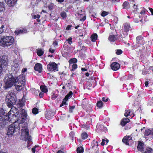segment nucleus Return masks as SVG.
Listing matches in <instances>:
<instances>
[{"label": "nucleus", "instance_id": "1", "mask_svg": "<svg viewBox=\"0 0 153 153\" xmlns=\"http://www.w3.org/2000/svg\"><path fill=\"white\" fill-rule=\"evenodd\" d=\"M20 111L21 113L20 114L17 109L13 107L8 112V114L10 116H12L13 119L15 121L14 123H18V129L20 128V125L21 126V124L25 122L27 116L24 109H21Z\"/></svg>", "mask_w": 153, "mask_h": 153}, {"label": "nucleus", "instance_id": "2", "mask_svg": "<svg viewBox=\"0 0 153 153\" xmlns=\"http://www.w3.org/2000/svg\"><path fill=\"white\" fill-rule=\"evenodd\" d=\"M14 42V39L11 36H0V45L2 46H10Z\"/></svg>", "mask_w": 153, "mask_h": 153}, {"label": "nucleus", "instance_id": "3", "mask_svg": "<svg viewBox=\"0 0 153 153\" xmlns=\"http://www.w3.org/2000/svg\"><path fill=\"white\" fill-rule=\"evenodd\" d=\"M25 84V76L23 74L19 75L15 79V87L17 90L22 89V86Z\"/></svg>", "mask_w": 153, "mask_h": 153}, {"label": "nucleus", "instance_id": "4", "mask_svg": "<svg viewBox=\"0 0 153 153\" xmlns=\"http://www.w3.org/2000/svg\"><path fill=\"white\" fill-rule=\"evenodd\" d=\"M22 126L21 129V139L25 141L28 140V142L30 141L31 137L29 135V130L27 124H24Z\"/></svg>", "mask_w": 153, "mask_h": 153}, {"label": "nucleus", "instance_id": "5", "mask_svg": "<svg viewBox=\"0 0 153 153\" xmlns=\"http://www.w3.org/2000/svg\"><path fill=\"white\" fill-rule=\"evenodd\" d=\"M4 82L5 84L4 87L6 88H10L13 85L15 86V79L13 76L10 74H7L5 76Z\"/></svg>", "mask_w": 153, "mask_h": 153}, {"label": "nucleus", "instance_id": "6", "mask_svg": "<svg viewBox=\"0 0 153 153\" xmlns=\"http://www.w3.org/2000/svg\"><path fill=\"white\" fill-rule=\"evenodd\" d=\"M15 94L13 92H9L6 96V101L9 108H12L13 105L15 103Z\"/></svg>", "mask_w": 153, "mask_h": 153}, {"label": "nucleus", "instance_id": "7", "mask_svg": "<svg viewBox=\"0 0 153 153\" xmlns=\"http://www.w3.org/2000/svg\"><path fill=\"white\" fill-rule=\"evenodd\" d=\"M131 30V27L129 24L128 23H125L123 25V33L124 34V36H123V37H125L128 35V32L129 30Z\"/></svg>", "mask_w": 153, "mask_h": 153}, {"label": "nucleus", "instance_id": "8", "mask_svg": "<svg viewBox=\"0 0 153 153\" xmlns=\"http://www.w3.org/2000/svg\"><path fill=\"white\" fill-rule=\"evenodd\" d=\"M48 70L50 71H57V64L54 62H50L47 66Z\"/></svg>", "mask_w": 153, "mask_h": 153}, {"label": "nucleus", "instance_id": "9", "mask_svg": "<svg viewBox=\"0 0 153 153\" xmlns=\"http://www.w3.org/2000/svg\"><path fill=\"white\" fill-rule=\"evenodd\" d=\"M7 130V135L8 136L12 135L15 131V126L14 124H12L10 125Z\"/></svg>", "mask_w": 153, "mask_h": 153}, {"label": "nucleus", "instance_id": "10", "mask_svg": "<svg viewBox=\"0 0 153 153\" xmlns=\"http://www.w3.org/2000/svg\"><path fill=\"white\" fill-rule=\"evenodd\" d=\"M0 62H1L0 66L2 67L3 65H6L7 62V57L4 56H1L0 57Z\"/></svg>", "mask_w": 153, "mask_h": 153}, {"label": "nucleus", "instance_id": "11", "mask_svg": "<svg viewBox=\"0 0 153 153\" xmlns=\"http://www.w3.org/2000/svg\"><path fill=\"white\" fill-rule=\"evenodd\" d=\"M27 33V30L25 28L18 29L15 31L14 33L16 35L23 34Z\"/></svg>", "mask_w": 153, "mask_h": 153}, {"label": "nucleus", "instance_id": "12", "mask_svg": "<svg viewBox=\"0 0 153 153\" xmlns=\"http://www.w3.org/2000/svg\"><path fill=\"white\" fill-rule=\"evenodd\" d=\"M111 67L113 70L116 71L119 68L120 65L118 63L114 62L111 64Z\"/></svg>", "mask_w": 153, "mask_h": 153}, {"label": "nucleus", "instance_id": "13", "mask_svg": "<svg viewBox=\"0 0 153 153\" xmlns=\"http://www.w3.org/2000/svg\"><path fill=\"white\" fill-rule=\"evenodd\" d=\"M136 42L137 44L143 45L145 42L143 37L142 36H139L136 38Z\"/></svg>", "mask_w": 153, "mask_h": 153}, {"label": "nucleus", "instance_id": "14", "mask_svg": "<svg viewBox=\"0 0 153 153\" xmlns=\"http://www.w3.org/2000/svg\"><path fill=\"white\" fill-rule=\"evenodd\" d=\"M34 69L36 71L40 73L42 71V65L40 63H37L35 65Z\"/></svg>", "mask_w": 153, "mask_h": 153}, {"label": "nucleus", "instance_id": "15", "mask_svg": "<svg viewBox=\"0 0 153 153\" xmlns=\"http://www.w3.org/2000/svg\"><path fill=\"white\" fill-rule=\"evenodd\" d=\"M54 114L51 111H47L45 113V117L48 120H50L51 119L53 116Z\"/></svg>", "mask_w": 153, "mask_h": 153}, {"label": "nucleus", "instance_id": "16", "mask_svg": "<svg viewBox=\"0 0 153 153\" xmlns=\"http://www.w3.org/2000/svg\"><path fill=\"white\" fill-rule=\"evenodd\" d=\"M144 146V143L143 142L139 141L138 142V145L137 146L138 150L140 151L143 150Z\"/></svg>", "mask_w": 153, "mask_h": 153}, {"label": "nucleus", "instance_id": "17", "mask_svg": "<svg viewBox=\"0 0 153 153\" xmlns=\"http://www.w3.org/2000/svg\"><path fill=\"white\" fill-rule=\"evenodd\" d=\"M12 119H13L12 116H10V115L8 114V113L7 115H4V118H3V121H1V123L2 122H6L8 121H11V120Z\"/></svg>", "mask_w": 153, "mask_h": 153}, {"label": "nucleus", "instance_id": "18", "mask_svg": "<svg viewBox=\"0 0 153 153\" xmlns=\"http://www.w3.org/2000/svg\"><path fill=\"white\" fill-rule=\"evenodd\" d=\"M144 135L146 136H153V130H150L149 129L146 130L145 131Z\"/></svg>", "mask_w": 153, "mask_h": 153}, {"label": "nucleus", "instance_id": "19", "mask_svg": "<svg viewBox=\"0 0 153 153\" xmlns=\"http://www.w3.org/2000/svg\"><path fill=\"white\" fill-rule=\"evenodd\" d=\"M5 10L4 3L3 2L0 1V16L4 11Z\"/></svg>", "mask_w": 153, "mask_h": 153}, {"label": "nucleus", "instance_id": "20", "mask_svg": "<svg viewBox=\"0 0 153 153\" xmlns=\"http://www.w3.org/2000/svg\"><path fill=\"white\" fill-rule=\"evenodd\" d=\"M19 64L17 63H14L12 67V69L15 71V73L17 72L19 69Z\"/></svg>", "mask_w": 153, "mask_h": 153}, {"label": "nucleus", "instance_id": "21", "mask_svg": "<svg viewBox=\"0 0 153 153\" xmlns=\"http://www.w3.org/2000/svg\"><path fill=\"white\" fill-rule=\"evenodd\" d=\"M6 3L10 7L13 6L16 3V0H10Z\"/></svg>", "mask_w": 153, "mask_h": 153}, {"label": "nucleus", "instance_id": "22", "mask_svg": "<svg viewBox=\"0 0 153 153\" xmlns=\"http://www.w3.org/2000/svg\"><path fill=\"white\" fill-rule=\"evenodd\" d=\"M130 120L128 118H125L123 119L121 122V125L123 126H124L127 123L129 122Z\"/></svg>", "mask_w": 153, "mask_h": 153}, {"label": "nucleus", "instance_id": "23", "mask_svg": "<svg viewBox=\"0 0 153 153\" xmlns=\"http://www.w3.org/2000/svg\"><path fill=\"white\" fill-rule=\"evenodd\" d=\"M106 128L104 127V126L100 124H97L96 126V129L98 130H103L104 131V130H105Z\"/></svg>", "mask_w": 153, "mask_h": 153}, {"label": "nucleus", "instance_id": "24", "mask_svg": "<svg viewBox=\"0 0 153 153\" xmlns=\"http://www.w3.org/2000/svg\"><path fill=\"white\" fill-rule=\"evenodd\" d=\"M117 39L116 36L114 35H110L108 38V40L111 42H114Z\"/></svg>", "mask_w": 153, "mask_h": 153}, {"label": "nucleus", "instance_id": "25", "mask_svg": "<svg viewBox=\"0 0 153 153\" xmlns=\"http://www.w3.org/2000/svg\"><path fill=\"white\" fill-rule=\"evenodd\" d=\"M97 34L96 33H94L91 36V39L92 42H94L97 40Z\"/></svg>", "mask_w": 153, "mask_h": 153}, {"label": "nucleus", "instance_id": "26", "mask_svg": "<svg viewBox=\"0 0 153 153\" xmlns=\"http://www.w3.org/2000/svg\"><path fill=\"white\" fill-rule=\"evenodd\" d=\"M153 150L151 148L147 147L143 153H152Z\"/></svg>", "mask_w": 153, "mask_h": 153}, {"label": "nucleus", "instance_id": "27", "mask_svg": "<svg viewBox=\"0 0 153 153\" xmlns=\"http://www.w3.org/2000/svg\"><path fill=\"white\" fill-rule=\"evenodd\" d=\"M123 8L125 9H128L130 8V6L128 2H125L123 4Z\"/></svg>", "mask_w": 153, "mask_h": 153}, {"label": "nucleus", "instance_id": "28", "mask_svg": "<svg viewBox=\"0 0 153 153\" xmlns=\"http://www.w3.org/2000/svg\"><path fill=\"white\" fill-rule=\"evenodd\" d=\"M4 112L3 109L0 110V121H3Z\"/></svg>", "mask_w": 153, "mask_h": 153}, {"label": "nucleus", "instance_id": "29", "mask_svg": "<svg viewBox=\"0 0 153 153\" xmlns=\"http://www.w3.org/2000/svg\"><path fill=\"white\" fill-rule=\"evenodd\" d=\"M41 90L42 92L46 93L48 91L47 87L45 86L41 85L40 86Z\"/></svg>", "mask_w": 153, "mask_h": 153}, {"label": "nucleus", "instance_id": "30", "mask_svg": "<svg viewBox=\"0 0 153 153\" xmlns=\"http://www.w3.org/2000/svg\"><path fill=\"white\" fill-rule=\"evenodd\" d=\"M37 53L39 56H41L43 54L44 51L42 50L39 49L37 50Z\"/></svg>", "mask_w": 153, "mask_h": 153}, {"label": "nucleus", "instance_id": "31", "mask_svg": "<svg viewBox=\"0 0 153 153\" xmlns=\"http://www.w3.org/2000/svg\"><path fill=\"white\" fill-rule=\"evenodd\" d=\"M73 94V93L71 91H70L68 94L66 96L65 98V99H66V100H67L69 97H71Z\"/></svg>", "mask_w": 153, "mask_h": 153}, {"label": "nucleus", "instance_id": "32", "mask_svg": "<svg viewBox=\"0 0 153 153\" xmlns=\"http://www.w3.org/2000/svg\"><path fill=\"white\" fill-rule=\"evenodd\" d=\"M76 150L78 153H83V149L82 147H78Z\"/></svg>", "mask_w": 153, "mask_h": 153}, {"label": "nucleus", "instance_id": "33", "mask_svg": "<svg viewBox=\"0 0 153 153\" xmlns=\"http://www.w3.org/2000/svg\"><path fill=\"white\" fill-rule=\"evenodd\" d=\"M132 137L131 136H126L123 139V142H125V141L127 139H128L130 140L132 139Z\"/></svg>", "mask_w": 153, "mask_h": 153}, {"label": "nucleus", "instance_id": "34", "mask_svg": "<svg viewBox=\"0 0 153 153\" xmlns=\"http://www.w3.org/2000/svg\"><path fill=\"white\" fill-rule=\"evenodd\" d=\"M81 137L82 139H85L88 137V134L86 132H84L81 134Z\"/></svg>", "mask_w": 153, "mask_h": 153}, {"label": "nucleus", "instance_id": "35", "mask_svg": "<svg viewBox=\"0 0 153 153\" xmlns=\"http://www.w3.org/2000/svg\"><path fill=\"white\" fill-rule=\"evenodd\" d=\"M102 102L101 101H98L97 103V106L99 108H101L103 105Z\"/></svg>", "mask_w": 153, "mask_h": 153}, {"label": "nucleus", "instance_id": "36", "mask_svg": "<svg viewBox=\"0 0 153 153\" xmlns=\"http://www.w3.org/2000/svg\"><path fill=\"white\" fill-rule=\"evenodd\" d=\"M77 61V59L76 58H74L70 60L69 62L70 64H72L76 62Z\"/></svg>", "mask_w": 153, "mask_h": 153}, {"label": "nucleus", "instance_id": "37", "mask_svg": "<svg viewBox=\"0 0 153 153\" xmlns=\"http://www.w3.org/2000/svg\"><path fill=\"white\" fill-rule=\"evenodd\" d=\"M109 140L108 139H106V140H105L104 139H103L102 140V143H101V145H104V144H105V143H106V144H107Z\"/></svg>", "mask_w": 153, "mask_h": 153}, {"label": "nucleus", "instance_id": "38", "mask_svg": "<svg viewBox=\"0 0 153 153\" xmlns=\"http://www.w3.org/2000/svg\"><path fill=\"white\" fill-rule=\"evenodd\" d=\"M27 69L26 68H23L22 70V74H23V75H26L27 74Z\"/></svg>", "mask_w": 153, "mask_h": 153}, {"label": "nucleus", "instance_id": "39", "mask_svg": "<svg viewBox=\"0 0 153 153\" xmlns=\"http://www.w3.org/2000/svg\"><path fill=\"white\" fill-rule=\"evenodd\" d=\"M32 112L34 114H36L38 113V109L36 108H34L33 109Z\"/></svg>", "mask_w": 153, "mask_h": 153}, {"label": "nucleus", "instance_id": "40", "mask_svg": "<svg viewBox=\"0 0 153 153\" xmlns=\"http://www.w3.org/2000/svg\"><path fill=\"white\" fill-rule=\"evenodd\" d=\"M61 16L63 18H65L66 17V13L65 12H62L61 13Z\"/></svg>", "mask_w": 153, "mask_h": 153}, {"label": "nucleus", "instance_id": "41", "mask_svg": "<svg viewBox=\"0 0 153 153\" xmlns=\"http://www.w3.org/2000/svg\"><path fill=\"white\" fill-rule=\"evenodd\" d=\"M146 11V10L144 7H143L140 13L142 15L145 14Z\"/></svg>", "mask_w": 153, "mask_h": 153}, {"label": "nucleus", "instance_id": "42", "mask_svg": "<svg viewBox=\"0 0 153 153\" xmlns=\"http://www.w3.org/2000/svg\"><path fill=\"white\" fill-rule=\"evenodd\" d=\"M130 111L129 110H125V112L124 114V115L126 117H128L130 115Z\"/></svg>", "mask_w": 153, "mask_h": 153}, {"label": "nucleus", "instance_id": "43", "mask_svg": "<svg viewBox=\"0 0 153 153\" xmlns=\"http://www.w3.org/2000/svg\"><path fill=\"white\" fill-rule=\"evenodd\" d=\"M108 14V13L105 11H103L102 12L101 16H102L104 17L107 15Z\"/></svg>", "mask_w": 153, "mask_h": 153}, {"label": "nucleus", "instance_id": "44", "mask_svg": "<svg viewBox=\"0 0 153 153\" xmlns=\"http://www.w3.org/2000/svg\"><path fill=\"white\" fill-rule=\"evenodd\" d=\"M72 38L71 37H69L68 39H67L66 41L68 42L69 44L71 45L72 43Z\"/></svg>", "mask_w": 153, "mask_h": 153}, {"label": "nucleus", "instance_id": "45", "mask_svg": "<svg viewBox=\"0 0 153 153\" xmlns=\"http://www.w3.org/2000/svg\"><path fill=\"white\" fill-rule=\"evenodd\" d=\"M38 147V146L37 145H36L35 147L33 148L32 149V151L33 153H35V151L36 150V149Z\"/></svg>", "mask_w": 153, "mask_h": 153}, {"label": "nucleus", "instance_id": "46", "mask_svg": "<svg viewBox=\"0 0 153 153\" xmlns=\"http://www.w3.org/2000/svg\"><path fill=\"white\" fill-rule=\"evenodd\" d=\"M77 68V65L76 64H74L72 65V70H74Z\"/></svg>", "mask_w": 153, "mask_h": 153}, {"label": "nucleus", "instance_id": "47", "mask_svg": "<svg viewBox=\"0 0 153 153\" xmlns=\"http://www.w3.org/2000/svg\"><path fill=\"white\" fill-rule=\"evenodd\" d=\"M133 7L134 9V11H137V5H136L135 4H134L133 6Z\"/></svg>", "mask_w": 153, "mask_h": 153}, {"label": "nucleus", "instance_id": "48", "mask_svg": "<svg viewBox=\"0 0 153 153\" xmlns=\"http://www.w3.org/2000/svg\"><path fill=\"white\" fill-rule=\"evenodd\" d=\"M75 108V106H73L70 107L69 110V111L71 113L72 112V110L74 109Z\"/></svg>", "mask_w": 153, "mask_h": 153}, {"label": "nucleus", "instance_id": "49", "mask_svg": "<svg viewBox=\"0 0 153 153\" xmlns=\"http://www.w3.org/2000/svg\"><path fill=\"white\" fill-rule=\"evenodd\" d=\"M122 53V51L121 50H117L116 53L117 55H120Z\"/></svg>", "mask_w": 153, "mask_h": 153}, {"label": "nucleus", "instance_id": "50", "mask_svg": "<svg viewBox=\"0 0 153 153\" xmlns=\"http://www.w3.org/2000/svg\"><path fill=\"white\" fill-rule=\"evenodd\" d=\"M74 135V133L73 131L71 132L69 134V136L71 137L72 138H73Z\"/></svg>", "mask_w": 153, "mask_h": 153}, {"label": "nucleus", "instance_id": "51", "mask_svg": "<svg viewBox=\"0 0 153 153\" xmlns=\"http://www.w3.org/2000/svg\"><path fill=\"white\" fill-rule=\"evenodd\" d=\"M33 18L34 19H36V18H37L38 19H39L40 18V16L39 15H34L33 16Z\"/></svg>", "mask_w": 153, "mask_h": 153}, {"label": "nucleus", "instance_id": "52", "mask_svg": "<svg viewBox=\"0 0 153 153\" xmlns=\"http://www.w3.org/2000/svg\"><path fill=\"white\" fill-rule=\"evenodd\" d=\"M130 141L129 140H128V139H127L126 140L125 142H123V143H125L126 145H128L129 143L128 142Z\"/></svg>", "mask_w": 153, "mask_h": 153}, {"label": "nucleus", "instance_id": "53", "mask_svg": "<svg viewBox=\"0 0 153 153\" xmlns=\"http://www.w3.org/2000/svg\"><path fill=\"white\" fill-rule=\"evenodd\" d=\"M4 26L2 25L1 27H0V34L2 33L3 32V29Z\"/></svg>", "mask_w": 153, "mask_h": 153}, {"label": "nucleus", "instance_id": "54", "mask_svg": "<svg viewBox=\"0 0 153 153\" xmlns=\"http://www.w3.org/2000/svg\"><path fill=\"white\" fill-rule=\"evenodd\" d=\"M81 16H83V18H82V19H80L79 20L81 21H84L86 19V16H83L82 15H80Z\"/></svg>", "mask_w": 153, "mask_h": 153}, {"label": "nucleus", "instance_id": "55", "mask_svg": "<svg viewBox=\"0 0 153 153\" xmlns=\"http://www.w3.org/2000/svg\"><path fill=\"white\" fill-rule=\"evenodd\" d=\"M108 100V98H106V99H105V98L104 97H103L102 98V100L104 101V102H107Z\"/></svg>", "mask_w": 153, "mask_h": 153}, {"label": "nucleus", "instance_id": "56", "mask_svg": "<svg viewBox=\"0 0 153 153\" xmlns=\"http://www.w3.org/2000/svg\"><path fill=\"white\" fill-rule=\"evenodd\" d=\"M72 27L71 25H68L67 27L66 28V30H68L70 29L71 27Z\"/></svg>", "mask_w": 153, "mask_h": 153}, {"label": "nucleus", "instance_id": "57", "mask_svg": "<svg viewBox=\"0 0 153 153\" xmlns=\"http://www.w3.org/2000/svg\"><path fill=\"white\" fill-rule=\"evenodd\" d=\"M49 51L50 52H51V53H53L54 51V49H52L51 48H50L49 49Z\"/></svg>", "mask_w": 153, "mask_h": 153}, {"label": "nucleus", "instance_id": "58", "mask_svg": "<svg viewBox=\"0 0 153 153\" xmlns=\"http://www.w3.org/2000/svg\"><path fill=\"white\" fill-rule=\"evenodd\" d=\"M67 100H66V99H65V98L63 99V101L62 102V103L63 104L65 105H66V101Z\"/></svg>", "mask_w": 153, "mask_h": 153}, {"label": "nucleus", "instance_id": "59", "mask_svg": "<svg viewBox=\"0 0 153 153\" xmlns=\"http://www.w3.org/2000/svg\"><path fill=\"white\" fill-rule=\"evenodd\" d=\"M44 94L42 92H40V93L39 94V96L40 97H42Z\"/></svg>", "mask_w": 153, "mask_h": 153}, {"label": "nucleus", "instance_id": "60", "mask_svg": "<svg viewBox=\"0 0 153 153\" xmlns=\"http://www.w3.org/2000/svg\"><path fill=\"white\" fill-rule=\"evenodd\" d=\"M149 9L152 13V14L153 15V9L151 8H149Z\"/></svg>", "mask_w": 153, "mask_h": 153}, {"label": "nucleus", "instance_id": "61", "mask_svg": "<svg viewBox=\"0 0 153 153\" xmlns=\"http://www.w3.org/2000/svg\"><path fill=\"white\" fill-rule=\"evenodd\" d=\"M134 22L135 23H138L139 20L137 18H135L134 20Z\"/></svg>", "mask_w": 153, "mask_h": 153}, {"label": "nucleus", "instance_id": "62", "mask_svg": "<svg viewBox=\"0 0 153 153\" xmlns=\"http://www.w3.org/2000/svg\"><path fill=\"white\" fill-rule=\"evenodd\" d=\"M88 89H89V87H91L92 86V84L90 83L89 82H88Z\"/></svg>", "mask_w": 153, "mask_h": 153}, {"label": "nucleus", "instance_id": "63", "mask_svg": "<svg viewBox=\"0 0 153 153\" xmlns=\"http://www.w3.org/2000/svg\"><path fill=\"white\" fill-rule=\"evenodd\" d=\"M53 45L54 46L57 45V42L56 41H54L53 43Z\"/></svg>", "mask_w": 153, "mask_h": 153}, {"label": "nucleus", "instance_id": "64", "mask_svg": "<svg viewBox=\"0 0 153 153\" xmlns=\"http://www.w3.org/2000/svg\"><path fill=\"white\" fill-rule=\"evenodd\" d=\"M145 84L146 87H147L149 84V83L147 81H145Z\"/></svg>", "mask_w": 153, "mask_h": 153}]
</instances>
